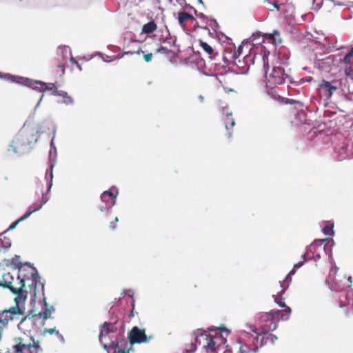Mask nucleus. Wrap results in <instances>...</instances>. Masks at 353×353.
Returning a JSON list of instances; mask_svg holds the SVG:
<instances>
[{
	"label": "nucleus",
	"instance_id": "56",
	"mask_svg": "<svg viewBox=\"0 0 353 353\" xmlns=\"http://www.w3.org/2000/svg\"><path fill=\"white\" fill-rule=\"evenodd\" d=\"M220 108L221 109V112H222L223 114L226 116V112H229L228 104L221 102Z\"/></svg>",
	"mask_w": 353,
	"mask_h": 353
},
{
	"label": "nucleus",
	"instance_id": "54",
	"mask_svg": "<svg viewBox=\"0 0 353 353\" xmlns=\"http://www.w3.org/2000/svg\"><path fill=\"white\" fill-rule=\"evenodd\" d=\"M306 254H309L310 255L311 254H314L316 252V248H314V245L310 244L309 245H307L305 248Z\"/></svg>",
	"mask_w": 353,
	"mask_h": 353
},
{
	"label": "nucleus",
	"instance_id": "45",
	"mask_svg": "<svg viewBox=\"0 0 353 353\" xmlns=\"http://www.w3.org/2000/svg\"><path fill=\"white\" fill-rule=\"evenodd\" d=\"M247 327H249L253 333L256 334V336H252V338H253V342L257 341L259 339V336H261L259 334L260 332H259L258 328L254 325H248Z\"/></svg>",
	"mask_w": 353,
	"mask_h": 353
},
{
	"label": "nucleus",
	"instance_id": "44",
	"mask_svg": "<svg viewBox=\"0 0 353 353\" xmlns=\"http://www.w3.org/2000/svg\"><path fill=\"white\" fill-rule=\"evenodd\" d=\"M344 74L348 79L353 81V68L351 65H347L344 68Z\"/></svg>",
	"mask_w": 353,
	"mask_h": 353
},
{
	"label": "nucleus",
	"instance_id": "7",
	"mask_svg": "<svg viewBox=\"0 0 353 353\" xmlns=\"http://www.w3.org/2000/svg\"><path fill=\"white\" fill-rule=\"evenodd\" d=\"M129 342L132 344H141L148 343L153 339V336H148L144 329H141L137 326H134L128 334Z\"/></svg>",
	"mask_w": 353,
	"mask_h": 353
},
{
	"label": "nucleus",
	"instance_id": "58",
	"mask_svg": "<svg viewBox=\"0 0 353 353\" xmlns=\"http://www.w3.org/2000/svg\"><path fill=\"white\" fill-rule=\"evenodd\" d=\"M311 244L314 245V248L316 249L317 248L321 247L323 245V240L315 239Z\"/></svg>",
	"mask_w": 353,
	"mask_h": 353
},
{
	"label": "nucleus",
	"instance_id": "63",
	"mask_svg": "<svg viewBox=\"0 0 353 353\" xmlns=\"http://www.w3.org/2000/svg\"><path fill=\"white\" fill-rule=\"evenodd\" d=\"M347 152L349 155L347 159H353V147H350L348 145H347Z\"/></svg>",
	"mask_w": 353,
	"mask_h": 353
},
{
	"label": "nucleus",
	"instance_id": "39",
	"mask_svg": "<svg viewBox=\"0 0 353 353\" xmlns=\"http://www.w3.org/2000/svg\"><path fill=\"white\" fill-rule=\"evenodd\" d=\"M200 46L208 54H210V55L213 54V53H214L213 48L209 44H208L206 42L200 40Z\"/></svg>",
	"mask_w": 353,
	"mask_h": 353
},
{
	"label": "nucleus",
	"instance_id": "15",
	"mask_svg": "<svg viewBox=\"0 0 353 353\" xmlns=\"http://www.w3.org/2000/svg\"><path fill=\"white\" fill-rule=\"evenodd\" d=\"M57 59L59 62L65 61L71 56V50L68 46H59L57 50Z\"/></svg>",
	"mask_w": 353,
	"mask_h": 353
},
{
	"label": "nucleus",
	"instance_id": "17",
	"mask_svg": "<svg viewBox=\"0 0 353 353\" xmlns=\"http://www.w3.org/2000/svg\"><path fill=\"white\" fill-rule=\"evenodd\" d=\"M55 132L56 129L54 128L53 130V136L51 139L50 143V151L48 154V163H57V148L54 144V137H55Z\"/></svg>",
	"mask_w": 353,
	"mask_h": 353
},
{
	"label": "nucleus",
	"instance_id": "28",
	"mask_svg": "<svg viewBox=\"0 0 353 353\" xmlns=\"http://www.w3.org/2000/svg\"><path fill=\"white\" fill-rule=\"evenodd\" d=\"M256 57V54H254L249 50V53L244 56L243 61L247 65L248 67H250L251 65L254 63V60Z\"/></svg>",
	"mask_w": 353,
	"mask_h": 353
},
{
	"label": "nucleus",
	"instance_id": "47",
	"mask_svg": "<svg viewBox=\"0 0 353 353\" xmlns=\"http://www.w3.org/2000/svg\"><path fill=\"white\" fill-rule=\"evenodd\" d=\"M184 10L194 9L190 3H187L185 0H175Z\"/></svg>",
	"mask_w": 353,
	"mask_h": 353
},
{
	"label": "nucleus",
	"instance_id": "16",
	"mask_svg": "<svg viewBox=\"0 0 353 353\" xmlns=\"http://www.w3.org/2000/svg\"><path fill=\"white\" fill-rule=\"evenodd\" d=\"M10 292L17 296L14 299L16 305L19 306L20 303H23L27 298L28 292L22 291V288H11Z\"/></svg>",
	"mask_w": 353,
	"mask_h": 353
},
{
	"label": "nucleus",
	"instance_id": "43",
	"mask_svg": "<svg viewBox=\"0 0 353 353\" xmlns=\"http://www.w3.org/2000/svg\"><path fill=\"white\" fill-rule=\"evenodd\" d=\"M19 312V306L15 305L11 307L8 310H4V313H8L9 316H13L17 314V312Z\"/></svg>",
	"mask_w": 353,
	"mask_h": 353
},
{
	"label": "nucleus",
	"instance_id": "22",
	"mask_svg": "<svg viewBox=\"0 0 353 353\" xmlns=\"http://www.w3.org/2000/svg\"><path fill=\"white\" fill-rule=\"evenodd\" d=\"M157 28V23L154 21H150L143 26L141 33L149 34L155 31Z\"/></svg>",
	"mask_w": 353,
	"mask_h": 353
},
{
	"label": "nucleus",
	"instance_id": "36",
	"mask_svg": "<svg viewBox=\"0 0 353 353\" xmlns=\"http://www.w3.org/2000/svg\"><path fill=\"white\" fill-rule=\"evenodd\" d=\"M106 336H108L110 340V344L103 343V342L101 343L102 344L103 348L108 352H109V350H112V341H113L112 339H114L117 337V333H111L107 335Z\"/></svg>",
	"mask_w": 353,
	"mask_h": 353
},
{
	"label": "nucleus",
	"instance_id": "27",
	"mask_svg": "<svg viewBox=\"0 0 353 353\" xmlns=\"http://www.w3.org/2000/svg\"><path fill=\"white\" fill-rule=\"evenodd\" d=\"M13 316H9L8 313H4V310L0 312V324H1L3 327L7 326L9 321L14 320Z\"/></svg>",
	"mask_w": 353,
	"mask_h": 353
},
{
	"label": "nucleus",
	"instance_id": "6",
	"mask_svg": "<svg viewBox=\"0 0 353 353\" xmlns=\"http://www.w3.org/2000/svg\"><path fill=\"white\" fill-rule=\"evenodd\" d=\"M23 265H26V266L31 268L34 272L30 276L32 283L29 285V287L30 288H33V296L35 298L37 296L36 290H37V285H41V293L43 294L44 287H45V281H41V277L39 274L37 268L30 262H25L24 263H22L21 262H19L17 263V265H14V269H18L20 271Z\"/></svg>",
	"mask_w": 353,
	"mask_h": 353
},
{
	"label": "nucleus",
	"instance_id": "38",
	"mask_svg": "<svg viewBox=\"0 0 353 353\" xmlns=\"http://www.w3.org/2000/svg\"><path fill=\"white\" fill-rule=\"evenodd\" d=\"M291 312H292V310L290 307H286L285 308H284L283 310H281V313L279 314V316L281 315V317L279 318V320L280 319L282 321L288 320L290 318Z\"/></svg>",
	"mask_w": 353,
	"mask_h": 353
},
{
	"label": "nucleus",
	"instance_id": "50",
	"mask_svg": "<svg viewBox=\"0 0 353 353\" xmlns=\"http://www.w3.org/2000/svg\"><path fill=\"white\" fill-rule=\"evenodd\" d=\"M265 1L272 4L278 11L280 10V6L285 3L284 1H281L280 0L274 1L273 2H270L269 0H265Z\"/></svg>",
	"mask_w": 353,
	"mask_h": 353
},
{
	"label": "nucleus",
	"instance_id": "10",
	"mask_svg": "<svg viewBox=\"0 0 353 353\" xmlns=\"http://www.w3.org/2000/svg\"><path fill=\"white\" fill-rule=\"evenodd\" d=\"M16 83L26 86L38 92H45L43 85H46V82L40 80L19 76Z\"/></svg>",
	"mask_w": 353,
	"mask_h": 353
},
{
	"label": "nucleus",
	"instance_id": "31",
	"mask_svg": "<svg viewBox=\"0 0 353 353\" xmlns=\"http://www.w3.org/2000/svg\"><path fill=\"white\" fill-rule=\"evenodd\" d=\"M177 14H178L177 19H178L179 24L180 25V26L181 28H185V25H186V22L188 21V17L186 16V12L181 11V12H179Z\"/></svg>",
	"mask_w": 353,
	"mask_h": 353
},
{
	"label": "nucleus",
	"instance_id": "37",
	"mask_svg": "<svg viewBox=\"0 0 353 353\" xmlns=\"http://www.w3.org/2000/svg\"><path fill=\"white\" fill-rule=\"evenodd\" d=\"M30 304H31V305H32V309H31V310H30L28 311V313L27 316H25V317H24V318L21 321V322H20L21 323H23L24 321H26L27 319H32V314H36L34 313V312H35V308H34V307H35V304H36V301H35V300H33V299H31V301H30Z\"/></svg>",
	"mask_w": 353,
	"mask_h": 353
},
{
	"label": "nucleus",
	"instance_id": "11",
	"mask_svg": "<svg viewBox=\"0 0 353 353\" xmlns=\"http://www.w3.org/2000/svg\"><path fill=\"white\" fill-rule=\"evenodd\" d=\"M335 60V55H328L323 59L314 61V66L320 71L329 72L334 65Z\"/></svg>",
	"mask_w": 353,
	"mask_h": 353
},
{
	"label": "nucleus",
	"instance_id": "59",
	"mask_svg": "<svg viewBox=\"0 0 353 353\" xmlns=\"http://www.w3.org/2000/svg\"><path fill=\"white\" fill-rule=\"evenodd\" d=\"M314 55V61H316L317 59H321L325 58V57H326L325 55L324 52H316Z\"/></svg>",
	"mask_w": 353,
	"mask_h": 353
},
{
	"label": "nucleus",
	"instance_id": "3",
	"mask_svg": "<svg viewBox=\"0 0 353 353\" xmlns=\"http://www.w3.org/2000/svg\"><path fill=\"white\" fill-rule=\"evenodd\" d=\"M261 56L263 62V70L265 74V77L268 81L267 87L271 88V89L268 91V94L275 100L279 99L281 97L279 94H276L274 93L273 88L285 83H294V78L290 75L291 69H285L282 66H274L271 74L268 77L267 70L269 68L268 57L265 54L262 55L261 54Z\"/></svg>",
	"mask_w": 353,
	"mask_h": 353
},
{
	"label": "nucleus",
	"instance_id": "53",
	"mask_svg": "<svg viewBox=\"0 0 353 353\" xmlns=\"http://www.w3.org/2000/svg\"><path fill=\"white\" fill-rule=\"evenodd\" d=\"M274 302L278 304L281 307L285 308L286 307H288L285 302L284 301V299L281 298L279 299V298L274 297Z\"/></svg>",
	"mask_w": 353,
	"mask_h": 353
},
{
	"label": "nucleus",
	"instance_id": "18",
	"mask_svg": "<svg viewBox=\"0 0 353 353\" xmlns=\"http://www.w3.org/2000/svg\"><path fill=\"white\" fill-rule=\"evenodd\" d=\"M290 53L287 49L279 50L278 52L277 62L281 65L288 66L289 64Z\"/></svg>",
	"mask_w": 353,
	"mask_h": 353
},
{
	"label": "nucleus",
	"instance_id": "24",
	"mask_svg": "<svg viewBox=\"0 0 353 353\" xmlns=\"http://www.w3.org/2000/svg\"><path fill=\"white\" fill-rule=\"evenodd\" d=\"M336 152L338 154L336 156V159L339 161H342L345 159H347L349 157L348 154L347 153V145L340 147L338 151Z\"/></svg>",
	"mask_w": 353,
	"mask_h": 353
},
{
	"label": "nucleus",
	"instance_id": "57",
	"mask_svg": "<svg viewBox=\"0 0 353 353\" xmlns=\"http://www.w3.org/2000/svg\"><path fill=\"white\" fill-rule=\"evenodd\" d=\"M48 193V192H47V190L45 192H43L41 199L36 201V202L37 203H42L43 201H45L46 203L49 200L48 197L47 196Z\"/></svg>",
	"mask_w": 353,
	"mask_h": 353
},
{
	"label": "nucleus",
	"instance_id": "42",
	"mask_svg": "<svg viewBox=\"0 0 353 353\" xmlns=\"http://www.w3.org/2000/svg\"><path fill=\"white\" fill-rule=\"evenodd\" d=\"M252 45L253 44H252L250 41H243L242 43L238 47L237 50H236L237 54H241L242 53L243 49L244 48L245 46H246L249 50H251L250 46Z\"/></svg>",
	"mask_w": 353,
	"mask_h": 353
},
{
	"label": "nucleus",
	"instance_id": "32",
	"mask_svg": "<svg viewBox=\"0 0 353 353\" xmlns=\"http://www.w3.org/2000/svg\"><path fill=\"white\" fill-rule=\"evenodd\" d=\"M322 232L325 235L327 236H332L334 234V223H326L324 227L322 228Z\"/></svg>",
	"mask_w": 353,
	"mask_h": 353
},
{
	"label": "nucleus",
	"instance_id": "48",
	"mask_svg": "<svg viewBox=\"0 0 353 353\" xmlns=\"http://www.w3.org/2000/svg\"><path fill=\"white\" fill-rule=\"evenodd\" d=\"M22 221H23L21 220V218L18 219L17 220L14 221L5 231H3V233L6 234L8 232L14 230L17 226V225Z\"/></svg>",
	"mask_w": 353,
	"mask_h": 353
},
{
	"label": "nucleus",
	"instance_id": "41",
	"mask_svg": "<svg viewBox=\"0 0 353 353\" xmlns=\"http://www.w3.org/2000/svg\"><path fill=\"white\" fill-rule=\"evenodd\" d=\"M353 58V54L352 52L348 51V52L345 55V57L341 59L340 63H345L347 65H350L352 62V59Z\"/></svg>",
	"mask_w": 353,
	"mask_h": 353
},
{
	"label": "nucleus",
	"instance_id": "12",
	"mask_svg": "<svg viewBox=\"0 0 353 353\" xmlns=\"http://www.w3.org/2000/svg\"><path fill=\"white\" fill-rule=\"evenodd\" d=\"M252 337V335L246 331L241 332V336L238 339V343L241 345L239 347V353H249L251 352L250 345L244 342V339Z\"/></svg>",
	"mask_w": 353,
	"mask_h": 353
},
{
	"label": "nucleus",
	"instance_id": "55",
	"mask_svg": "<svg viewBox=\"0 0 353 353\" xmlns=\"http://www.w3.org/2000/svg\"><path fill=\"white\" fill-rule=\"evenodd\" d=\"M266 339H268V341H270L272 344H274L275 341L278 340V338L276 335L273 334H268Z\"/></svg>",
	"mask_w": 353,
	"mask_h": 353
},
{
	"label": "nucleus",
	"instance_id": "51",
	"mask_svg": "<svg viewBox=\"0 0 353 353\" xmlns=\"http://www.w3.org/2000/svg\"><path fill=\"white\" fill-rule=\"evenodd\" d=\"M210 26L214 32H216L219 28V25L217 21L214 19H210Z\"/></svg>",
	"mask_w": 353,
	"mask_h": 353
},
{
	"label": "nucleus",
	"instance_id": "60",
	"mask_svg": "<svg viewBox=\"0 0 353 353\" xmlns=\"http://www.w3.org/2000/svg\"><path fill=\"white\" fill-rule=\"evenodd\" d=\"M301 258L303 259L302 261H304V263L312 260V257L309 254H306V251L303 254H302Z\"/></svg>",
	"mask_w": 353,
	"mask_h": 353
},
{
	"label": "nucleus",
	"instance_id": "33",
	"mask_svg": "<svg viewBox=\"0 0 353 353\" xmlns=\"http://www.w3.org/2000/svg\"><path fill=\"white\" fill-rule=\"evenodd\" d=\"M18 77L19 76L17 75L11 74L10 73H3L0 72V79H4L5 80L12 83H17Z\"/></svg>",
	"mask_w": 353,
	"mask_h": 353
},
{
	"label": "nucleus",
	"instance_id": "62",
	"mask_svg": "<svg viewBox=\"0 0 353 353\" xmlns=\"http://www.w3.org/2000/svg\"><path fill=\"white\" fill-rule=\"evenodd\" d=\"M288 288V284L286 285L285 288H283V289H281V290L280 292H279L276 296H273L276 297V298H279V297L282 298V296L285 294Z\"/></svg>",
	"mask_w": 353,
	"mask_h": 353
},
{
	"label": "nucleus",
	"instance_id": "4",
	"mask_svg": "<svg viewBox=\"0 0 353 353\" xmlns=\"http://www.w3.org/2000/svg\"><path fill=\"white\" fill-rule=\"evenodd\" d=\"M281 310H272L268 312H259L254 316V320L258 323L261 330L260 335H267L269 332L274 331L279 322Z\"/></svg>",
	"mask_w": 353,
	"mask_h": 353
},
{
	"label": "nucleus",
	"instance_id": "8",
	"mask_svg": "<svg viewBox=\"0 0 353 353\" xmlns=\"http://www.w3.org/2000/svg\"><path fill=\"white\" fill-rule=\"evenodd\" d=\"M193 334L195 336L196 343H198L199 337H203L207 341V345L204 346L207 352L210 350L211 352H214L216 350L219 351L221 349H223V347L221 345H219L216 346V341L214 340L215 338H214L210 334H207L203 330H197L194 332Z\"/></svg>",
	"mask_w": 353,
	"mask_h": 353
},
{
	"label": "nucleus",
	"instance_id": "1",
	"mask_svg": "<svg viewBox=\"0 0 353 353\" xmlns=\"http://www.w3.org/2000/svg\"><path fill=\"white\" fill-rule=\"evenodd\" d=\"M111 333H117V337L112 339V353H130L133 351V345L125 336V323L117 317L112 318L110 321H105L99 329V342L102 339Z\"/></svg>",
	"mask_w": 353,
	"mask_h": 353
},
{
	"label": "nucleus",
	"instance_id": "14",
	"mask_svg": "<svg viewBox=\"0 0 353 353\" xmlns=\"http://www.w3.org/2000/svg\"><path fill=\"white\" fill-rule=\"evenodd\" d=\"M45 204V201H43L42 203H37L34 201L30 206H28L26 212L20 217L21 220H26L32 214L41 210Z\"/></svg>",
	"mask_w": 353,
	"mask_h": 353
},
{
	"label": "nucleus",
	"instance_id": "34",
	"mask_svg": "<svg viewBox=\"0 0 353 353\" xmlns=\"http://www.w3.org/2000/svg\"><path fill=\"white\" fill-rule=\"evenodd\" d=\"M268 36L269 38L272 39L275 44L277 43L279 44L282 43V39L280 37V32L279 30H274L273 33L269 34Z\"/></svg>",
	"mask_w": 353,
	"mask_h": 353
},
{
	"label": "nucleus",
	"instance_id": "52",
	"mask_svg": "<svg viewBox=\"0 0 353 353\" xmlns=\"http://www.w3.org/2000/svg\"><path fill=\"white\" fill-rule=\"evenodd\" d=\"M157 53H161V54H170V52H172V50L167 48L166 47H164L163 46H161L157 50Z\"/></svg>",
	"mask_w": 353,
	"mask_h": 353
},
{
	"label": "nucleus",
	"instance_id": "49",
	"mask_svg": "<svg viewBox=\"0 0 353 353\" xmlns=\"http://www.w3.org/2000/svg\"><path fill=\"white\" fill-rule=\"evenodd\" d=\"M30 339L32 342V348L34 349L33 351H37L38 352L39 350H41V351L42 350V349L39 345V342L38 341H35L33 337H30Z\"/></svg>",
	"mask_w": 353,
	"mask_h": 353
},
{
	"label": "nucleus",
	"instance_id": "9",
	"mask_svg": "<svg viewBox=\"0 0 353 353\" xmlns=\"http://www.w3.org/2000/svg\"><path fill=\"white\" fill-rule=\"evenodd\" d=\"M338 89V86L332 82L323 79L317 88V93L321 98L325 100L330 99L334 92Z\"/></svg>",
	"mask_w": 353,
	"mask_h": 353
},
{
	"label": "nucleus",
	"instance_id": "46",
	"mask_svg": "<svg viewBox=\"0 0 353 353\" xmlns=\"http://www.w3.org/2000/svg\"><path fill=\"white\" fill-rule=\"evenodd\" d=\"M20 260V256L19 255H14V256L11 259V260H6L7 263H6V265L7 266H12L14 268V265H17V263H15V261H19Z\"/></svg>",
	"mask_w": 353,
	"mask_h": 353
},
{
	"label": "nucleus",
	"instance_id": "20",
	"mask_svg": "<svg viewBox=\"0 0 353 353\" xmlns=\"http://www.w3.org/2000/svg\"><path fill=\"white\" fill-rule=\"evenodd\" d=\"M13 280L14 277L10 273L4 274L3 275V281L0 282V286L11 290V288H14L12 285Z\"/></svg>",
	"mask_w": 353,
	"mask_h": 353
},
{
	"label": "nucleus",
	"instance_id": "2",
	"mask_svg": "<svg viewBox=\"0 0 353 353\" xmlns=\"http://www.w3.org/2000/svg\"><path fill=\"white\" fill-rule=\"evenodd\" d=\"M38 130L26 127L25 125L19 130L8 144L6 154L8 156L21 157L29 153L33 148V143L38 139Z\"/></svg>",
	"mask_w": 353,
	"mask_h": 353
},
{
	"label": "nucleus",
	"instance_id": "26",
	"mask_svg": "<svg viewBox=\"0 0 353 353\" xmlns=\"http://www.w3.org/2000/svg\"><path fill=\"white\" fill-rule=\"evenodd\" d=\"M232 112H226V117L225 118V129L227 130H229L230 128L234 126L235 121L232 119Z\"/></svg>",
	"mask_w": 353,
	"mask_h": 353
},
{
	"label": "nucleus",
	"instance_id": "25",
	"mask_svg": "<svg viewBox=\"0 0 353 353\" xmlns=\"http://www.w3.org/2000/svg\"><path fill=\"white\" fill-rule=\"evenodd\" d=\"M235 65L239 68V71L237 73L241 74H248L249 71V67L247 66V65L245 63V62L241 59H238L236 61L234 62Z\"/></svg>",
	"mask_w": 353,
	"mask_h": 353
},
{
	"label": "nucleus",
	"instance_id": "61",
	"mask_svg": "<svg viewBox=\"0 0 353 353\" xmlns=\"http://www.w3.org/2000/svg\"><path fill=\"white\" fill-rule=\"evenodd\" d=\"M48 332L50 334H55L56 335L59 334V330L56 329V327L50 328V329H45L44 333Z\"/></svg>",
	"mask_w": 353,
	"mask_h": 353
},
{
	"label": "nucleus",
	"instance_id": "40",
	"mask_svg": "<svg viewBox=\"0 0 353 353\" xmlns=\"http://www.w3.org/2000/svg\"><path fill=\"white\" fill-rule=\"evenodd\" d=\"M313 80V78L312 77H305L303 78H300L298 81L294 80V83H291V84H293L294 85H301L303 84L304 83H310Z\"/></svg>",
	"mask_w": 353,
	"mask_h": 353
},
{
	"label": "nucleus",
	"instance_id": "19",
	"mask_svg": "<svg viewBox=\"0 0 353 353\" xmlns=\"http://www.w3.org/2000/svg\"><path fill=\"white\" fill-rule=\"evenodd\" d=\"M57 96L61 97L63 98V100L61 101H58L59 103L64 104L65 105H73L74 103V101L73 98L68 94V93L63 90H59L57 92Z\"/></svg>",
	"mask_w": 353,
	"mask_h": 353
},
{
	"label": "nucleus",
	"instance_id": "21",
	"mask_svg": "<svg viewBox=\"0 0 353 353\" xmlns=\"http://www.w3.org/2000/svg\"><path fill=\"white\" fill-rule=\"evenodd\" d=\"M323 250L325 253L329 256L330 258L332 257V248L334 245V241L331 238H326L323 239Z\"/></svg>",
	"mask_w": 353,
	"mask_h": 353
},
{
	"label": "nucleus",
	"instance_id": "13",
	"mask_svg": "<svg viewBox=\"0 0 353 353\" xmlns=\"http://www.w3.org/2000/svg\"><path fill=\"white\" fill-rule=\"evenodd\" d=\"M56 163L54 162L48 163V168L46 171L45 174V179L46 181L47 185V192H49L51 190L52 187V181H53V169L55 166Z\"/></svg>",
	"mask_w": 353,
	"mask_h": 353
},
{
	"label": "nucleus",
	"instance_id": "5",
	"mask_svg": "<svg viewBox=\"0 0 353 353\" xmlns=\"http://www.w3.org/2000/svg\"><path fill=\"white\" fill-rule=\"evenodd\" d=\"M118 194L119 190L114 185L103 191L100 196L102 204L99 206V210L103 212L111 209L116 203Z\"/></svg>",
	"mask_w": 353,
	"mask_h": 353
},
{
	"label": "nucleus",
	"instance_id": "35",
	"mask_svg": "<svg viewBox=\"0 0 353 353\" xmlns=\"http://www.w3.org/2000/svg\"><path fill=\"white\" fill-rule=\"evenodd\" d=\"M55 311V307L52 305L49 307L44 308L43 312V321H45L48 319H52L51 316V313Z\"/></svg>",
	"mask_w": 353,
	"mask_h": 353
},
{
	"label": "nucleus",
	"instance_id": "23",
	"mask_svg": "<svg viewBox=\"0 0 353 353\" xmlns=\"http://www.w3.org/2000/svg\"><path fill=\"white\" fill-rule=\"evenodd\" d=\"M165 28H166V30H167V32H168V35L165 36V37L160 38L159 39V41L168 43L170 46H175L176 42V36H173V37L171 36L170 35V31H169V30H168L167 26L165 27Z\"/></svg>",
	"mask_w": 353,
	"mask_h": 353
},
{
	"label": "nucleus",
	"instance_id": "30",
	"mask_svg": "<svg viewBox=\"0 0 353 353\" xmlns=\"http://www.w3.org/2000/svg\"><path fill=\"white\" fill-rule=\"evenodd\" d=\"M43 86H44V89H45V92L46 91H51L52 92L51 94L52 95L57 96V92H59V90H58V87L55 83L46 82V85H43Z\"/></svg>",
	"mask_w": 353,
	"mask_h": 353
},
{
	"label": "nucleus",
	"instance_id": "29",
	"mask_svg": "<svg viewBox=\"0 0 353 353\" xmlns=\"http://www.w3.org/2000/svg\"><path fill=\"white\" fill-rule=\"evenodd\" d=\"M0 245L3 248V252H6L11 247L12 242L9 238H8L6 236H3V237L1 236L0 238Z\"/></svg>",
	"mask_w": 353,
	"mask_h": 353
},
{
	"label": "nucleus",
	"instance_id": "64",
	"mask_svg": "<svg viewBox=\"0 0 353 353\" xmlns=\"http://www.w3.org/2000/svg\"><path fill=\"white\" fill-rule=\"evenodd\" d=\"M152 53H148L147 54H145L143 56V58H144V60L146 61V62H150L152 61Z\"/></svg>",
	"mask_w": 353,
	"mask_h": 353
}]
</instances>
